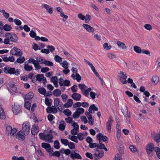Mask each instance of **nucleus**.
<instances>
[{"label": "nucleus", "mask_w": 160, "mask_h": 160, "mask_svg": "<svg viewBox=\"0 0 160 160\" xmlns=\"http://www.w3.org/2000/svg\"><path fill=\"white\" fill-rule=\"evenodd\" d=\"M3 71L6 74H15L16 76L19 75L20 72L19 69H17L16 70L14 68H11L10 67L4 68Z\"/></svg>", "instance_id": "nucleus-1"}, {"label": "nucleus", "mask_w": 160, "mask_h": 160, "mask_svg": "<svg viewBox=\"0 0 160 160\" xmlns=\"http://www.w3.org/2000/svg\"><path fill=\"white\" fill-rule=\"evenodd\" d=\"M78 86L82 94L86 97H88L89 93L91 91V88H87L88 87L84 84H79Z\"/></svg>", "instance_id": "nucleus-2"}, {"label": "nucleus", "mask_w": 160, "mask_h": 160, "mask_svg": "<svg viewBox=\"0 0 160 160\" xmlns=\"http://www.w3.org/2000/svg\"><path fill=\"white\" fill-rule=\"evenodd\" d=\"M4 36L6 38H9V40L13 42H17L18 39L17 35L15 34H12L9 32H8L5 34Z\"/></svg>", "instance_id": "nucleus-3"}, {"label": "nucleus", "mask_w": 160, "mask_h": 160, "mask_svg": "<svg viewBox=\"0 0 160 160\" xmlns=\"http://www.w3.org/2000/svg\"><path fill=\"white\" fill-rule=\"evenodd\" d=\"M30 124L28 122L23 123L22 125V129L25 135H28L30 130Z\"/></svg>", "instance_id": "nucleus-4"}, {"label": "nucleus", "mask_w": 160, "mask_h": 160, "mask_svg": "<svg viewBox=\"0 0 160 160\" xmlns=\"http://www.w3.org/2000/svg\"><path fill=\"white\" fill-rule=\"evenodd\" d=\"M12 109L14 114L16 115L22 112L21 107L18 104L14 103L12 106Z\"/></svg>", "instance_id": "nucleus-5"}, {"label": "nucleus", "mask_w": 160, "mask_h": 160, "mask_svg": "<svg viewBox=\"0 0 160 160\" xmlns=\"http://www.w3.org/2000/svg\"><path fill=\"white\" fill-rule=\"evenodd\" d=\"M52 131L51 130H50L48 133L45 135V141L50 143L52 142L53 141L52 140L53 137L52 134Z\"/></svg>", "instance_id": "nucleus-6"}, {"label": "nucleus", "mask_w": 160, "mask_h": 160, "mask_svg": "<svg viewBox=\"0 0 160 160\" xmlns=\"http://www.w3.org/2000/svg\"><path fill=\"white\" fill-rule=\"evenodd\" d=\"M3 60L6 62H13L15 61L14 57L13 56H10L8 57H7V55H0Z\"/></svg>", "instance_id": "nucleus-7"}, {"label": "nucleus", "mask_w": 160, "mask_h": 160, "mask_svg": "<svg viewBox=\"0 0 160 160\" xmlns=\"http://www.w3.org/2000/svg\"><path fill=\"white\" fill-rule=\"evenodd\" d=\"M70 157L73 160L75 159H81L82 157L79 153L75 152V151H71V153L70 155Z\"/></svg>", "instance_id": "nucleus-8"}, {"label": "nucleus", "mask_w": 160, "mask_h": 160, "mask_svg": "<svg viewBox=\"0 0 160 160\" xmlns=\"http://www.w3.org/2000/svg\"><path fill=\"white\" fill-rule=\"evenodd\" d=\"M94 150L96 151V152H98V153H97L96 152L94 154L96 158V159H99L100 158H102L103 156L104 152L102 151H100L98 149H94Z\"/></svg>", "instance_id": "nucleus-9"}, {"label": "nucleus", "mask_w": 160, "mask_h": 160, "mask_svg": "<svg viewBox=\"0 0 160 160\" xmlns=\"http://www.w3.org/2000/svg\"><path fill=\"white\" fill-rule=\"evenodd\" d=\"M39 131V130L38 126L35 125H33L31 130V133L33 135H37Z\"/></svg>", "instance_id": "nucleus-10"}, {"label": "nucleus", "mask_w": 160, "mask_h": 160, "mask_svg": "<svg viewBox=\"0 0 160 160\" xmlns=\"http://www.w3.org/2000/svg\"><path fill=\"white\" fill-rule=\"evenodd\" d=\"M82 26L88 32H94V28L90 25L88 24H83L82 25Z\"/></svg>", "instance_id": "nucleus-11"}, {"label": "nucleus", "mask_w": 160, "mask_h": 160, "mask_svg": "<svg viewBox=\"0 0 160 160\" xmlns=\"http://www.w3.org/2000/svg\"><path fill=\"white\" fill-rule=\"evenodd\" d=\"M33 97V93L31 92H29L28 94L25 95L24 96V102L29 101L31 100V99Z\"/></svg>", "instance_id": "nucleus-12"}, {"label": "nucleus", "mask_w": 160, "mask_h": 160, "mask_svg": "<svg viewBox=\"0 0 160 160\" xmlns=\"http://www.w3.org/2000/svg\"><path fill=\"white\" fill-rule=\"evenodd\" d=\"M16 138L19 140H24L25 139V137L23 135L22 131H20L18 132L16 135Z\"/></svg>", "instance_id": "nucleus-13"}, {"label": "nucleus", "mask_w": 160, "mask_h": 160, "mask_svg": "<svg viewBox=\"0 0 160 160\" xmlns=\"http://www.w3.org/2000/svg\"><path fill=\"white\" fill-rule=\"evenodd\" d=\"M42 8H45L49 13H52L53 8L50 7V6L46 4H42Z\"/></svg>", "instance_id": "nucleus-14"}, {"label": "nucleus", "mask_w": 160, "mask_h": 160, "mask_svg": "<svg viewBox=\"0 0 160 160\" xmlns=\"http://www.w3.org/2000/svg\"><path fill=\"white\" fill-rule=\"evenodd\" d=\"M72 98L76 101H78L81 98V94L76 93H74L72 95Z\"/></svg>", "instance_id": "nucleus-15"}, {"label": "nucleus", "mask_w": 160, "mask_h": 160, "mask_svg": "<svg viewBox=\"0 0 160 160\" xmlns=\"http://www.w3.org/2000/svg\"><path fill=\"white\" fill-rule=\"evenodd\" d=\"M60 123V124L59 125L58 128L61 131H63L65 129L66 123L63 120L61 121Z\"/></svg>", "instance_id": "nucleus-16"}, {"label": "nucleus", "mask_w": 160, "mask_h": 160, "mask_svg": "<svg viewBox=\"0 0 160 160\" xmlns=\"http://www.w3.org/2000/svg\"><path fill=\"white\" fill-rule=\"evenodd\" d=\"M117 43L119 48L122 49H125L127 48V47L124 43L120 41H118L117 42Z\"/></svg>", "instance_id": "nucleus-17"}, {"label": "nucleus", "mask_w": 160, "mask_h": 160, "mask_svg": "<svg viewBox=\"0 0 160 160\" xmlns=\"http://www.w3.org/2000/svg\"><path fill=\"white\" fill-rule=\"evenodd\" d=\"M159 81V77L158 76L154 75L152 78V82L155 85H157Z\"/></svg>", "instance_id": "nucleus-18"}, {"label": "nucleus", "mask_w": 160, "mask_h": 160, "mask_svg": "<svg viewBox=\"0 0 160 160\" xmlns=\"http://www.w3.org/2000/svg\"><path fill=\"white\" fill-rule=\"evenodd\" d=\"M122 112L124 117H127L128 115V107L125 106L123 108L121 109Z\"/></svg>", "instance_id": "nucleus-19"}, {"label": "nucleus", "mask_w": 160, "mask_h": 160, "mask_svg": "<svg viewBox=\"0 0 160 160\" xmlns=\"http://www.w3.org/2000/svg\"><path fill=\"white\" fill-rule=\"evenodd\" d=\"M17 58V60L14 62V64H16L17 62L18 63H22L25 61V59L23 56H21Z\"/></svg>", "instance_id": "nucleus-20"}, {"label": "nucleus", "mask_w": 160, "mask_h": 160, "mask_svg": "<svg viewBox=\"0 0 160 160\" xmlns=\"http://www.w3.org/2000/svg\"><path fill=\"white\" fill-rule=\"evenodd\" d=\"M154 148V145L152 143L148 144L146 147V151H153Z\"/></svg>", "instance_id": "nucleus-21"}, {"label": "nucleus", "mask_w": 160, "mask_h": 160, "mask_svg": "<svg viewBox=\"0 0 160 160\" xmlns=\"http://www.w3.org/2000/svg\"><path fill=\"white\" fill-rule=\"evenodd\" d=\"M98 110V108L95 106L94 104H93L90 105V106L88 109V111L90 113H92V110L94 111H97Z\"/></svg>", "instance_id": "nucleus-22"}, {"label": "nucleus", "mask_w": 160, "mask_h": 160, "mask_svg": "<svg viewBox=\"0 0 160 160\" xmlns=\"http://www.w3.org/2000/svg\"><path fill=\"white\" fill-rule=\"evenodd\" d=\"M40 64H45L48 66H52L53 65V63L52 62L46 60H45L44 62H41Z\"/></svg>", "instance_id": "nucleus-23"}, {"label": "nucleus", "mask_w": 160, "mask_h": 160, "mask_svg": "<svg viewBox=\"0 0 160 160\" xmlns=\"http://www.w3.org/2000/svg\"><path fill=\"white\" fill-rule=\"evenodd\" d=\"M33 68L32 66H29L28 64H24V69L26 71H31L33 69Z\"/></svg>", "instance_id": "nucleus-24"}, {"label": "nucleus", "mask_w": 160, "mask_h": 160, "mask_svg": "<svg viewBox=\"0 0 160 160\" xmlns=\"http://www.w3.org/2000/svg\"><path fill=\"white\" fill-rule=\"evenodd\" d=\"M3 29L6 31H9L11 30L12 27L9 24H6L3 26Z\"/></svg>", "instance_id": "nucleus-25"}, {"label": "nucleus", "mask_w": 160, "mask_h": 160, "mask_svg": "<svg viewBox=\"0 0 160 160\" xmlns=\"http://www.w3.org/2000/svg\"><path fill=\"white\" fill-rule=\"evenodd\" d=\"M61 90L58 89H56L53 91V95L56 97H58L61 94Z\"/></svg>", "instance_id": "nucleus-26"}, {"label": "nucleus", "mask_w": 160, "mask_h": 160, "mask_svg": "<svg viewBox=\"0 0 160 160\" xmlns=\"http://www.w3.org/2000/svg\"><path fill=\"white\" fill-rule=\"evenodd\" d=\"M39 62L38 60L35 61V62L33 63V65L36 70H38L41 68V67L40 66Z\"/></svg>", "instance_id": "nucleus-27"}, {"label": "nucleus", "mask_w": 160, "mask_h": 160, "mask_svg": "<svg viewBox=\"0 0 160 160\" xmlns=\"http://www.w3.org/2000/svg\"><path fill=\"white\" fill-rule=\"evenodd\" d=\"M154 140L157 143L160 142V134H156L153 137Z\"/></svg>", "instance_id": "nucleus-28"}, {"label": "nucleus", "mask_w": 160, "mask_h": 160, "mask_svg": "<svg viewBox=\"0 0 160 160\" xmlns=\"http://www.w3.org/2000/svg\"><path fill=\"white\" fill-rule=\"evenodd\" d=\"M61 154L58 151H55L54 152H53L52 154L50 157H52L53 156L56 157H58V158H59Z\"/></svg>", "instance_id": "nucleus-29"}, {"label": "nucleus", "mask_w": 160, "mask_h": 160, "mask_svg": "<svg viewBox=\"0 0 160 160\" xmlns=\"http://www.w3.org/2000/svg\"><path fill=\"white\" fill-rule=\"evenodd\" d=\"M5 116L3 110L2 108L0 107V118L3 119H5Z\"/></svg>", "instance_id": "nucleus-30"}, {"label": "nucleus", "mask_w": 160, "mask_h": 160, "mask_svg": "<svg viewBox=\"0 0 160 160\" xmlns=\"http://www.w3.org/2000/svg\"><path fill=\"white\" fill-rule=\"evenodd\" d=\"M133 49L134 51L138 53H140L141 52L142 50L140 47L135 46L134 47Z\"/></svg>", "instance_id": "nucleus-31"}, {"label": "nucleus", "mask_w": 160, "mask_h": 160, "mask_svg": "<svg viewBox=\"0 0 160 160\" xmlns=\"http://www.w3.org/2000/svg\"><path fill=\"white\" fill-rule=\"evenodd\" d=\"M61 143L65 146H67L69 144V141L66 139L62 138L60 140Z\"/></svg>", "instance_id": "nucleus-32"}, {"label": "nucleus", "mask_w": 160, "mask_h": 160, "mask_svg": "<svg viewBox=\"0 0 160 160\" xmlns=\"http://www.w3.org/2000/svg\"><path fill=\"white\" fill-rule=\"evenodd\" d=\"M43 78V74H38L36 77V80L39 82L42 81V79Z\"/></svg>", "instance_id": "nucleus-33"}, {"label": "nucleus", "mask_w": 160, "mask_h": 160, "mask_svg": "<svg viewBox=\"0 0 160 160\" xmlns=\"http://www.w3.org/2000/svg\"><path fill=\"white\" fill-rule=\"evenodd\" d=\"M50 144L47 143L45 142H42L41 144L42 147L45 148L46 150L48 148L50 147Z\"/></svg>", "instance_id": "nucleus-34"}, {"label": "nucleus", "mask_w": 160, "mask_h": 160, "mask_svg": "<svg viewBox=\"0 0 160 160\" xmlns=\"http://www.w3.org/2000/svg\"><path fill=\"white\" fill-rule=\"evenodd\" d=\"M38 90L40 93L43 95L45 94L46 91L45 89L44 88H40Z\"/></svg>", "instance_id": "nucleus-35"}, {"label": "nucleus", "mask_w": 160, "mask_h": 160, "mask_svg": "<svg viewBox=\"0 0 160 160\" xmlns=\"http://www.w3.org/2000/svg\"><path fill=\"white\" fill-rule=\"evenodd\" d=\"M16 56L17 57L21 56L22 55V52L21 50L18 48H16Z\"/></svg>", "instance_id": "nucleus-36"}, {"label": "nucleus", "mask_w": 160, "mask_h": 160, "mask_svg": "<svg viewBox=\"0 0 160 160\" xmlns=\"http://www.w3.org/2000/svg\"><path fill=\"white\" fill-rule=\"evenodd\" d=\"M154 150L158 157L160 159V148L158 147H156L154 148Z\"/></svg>", "instance_id": "nucleus-37"}, {"label": "nucleus", "mask_w": 160, "mask_h": 160, "mask_svg": "<svg viewBox=\"0 0 160 160\" xmlns=\"http://www.w3.org/2000/svg\"><path fill=\"white\" fill-rule=\"evenodd\" d=\"M54 148L57 149L59 148L60 144L59 143L58 141L56 140L54 142Z\"/></svg>", "instance_id": "nucleus-38"}, {"label": "nucleus", "mask_w": 160, "mask_h": 160, "mask_svg": "<svg viewBox=\"0 0 160 160\" xmlns=\"http://www.w3.org/2000/svg\"><path fill=\"white\" fill-rule=\"evenodd\" d=\"M68 138L70 139L72 141H73L76 143H78L77 137L75 136H72L70 138V137H68Z\"/></svg>", "instance_id": "nucleus-39"}, {"label": "nucleus", "mask_w": 160, "mask_h": 160, "mask_svg": "<svg viewBox=\"0 0 160 160\" xmlns=\"http://www.w3.org/2000/svg\"><path fill=\"white\" fill-rule=\"evenodd\" d=\"M24 106L26 108L29 109L31 106V103L29 101L25 102Z\"/></svg>", "instance_id": "nucleus-40"}, {"label": "nucleus", "mask_w": 160, "mask_h": 160, "mask_svg": "<svg viewBox=\"0 0 160 160\" xmlns=\"http://www.w3.org/2000/svg\"><path fill=\"white\" fill-rule=\"evenodd\" d=\"M63 113L67 116H70L72 113L68 109L64 110Z\"/></svg>", "instance_id": "nucleus-41"}, {"label": "nucleus", "mask_w": 160, "mask_h": 160, "mask_svg": "<svg viewBox=\"0 0 160 160\" xmlns=\"http://www.w3.org/2000/svg\"><path fill=\"white\" fill-rule=\"evenodd\" d=\"M60 64L62 65V67L65 69H67L68 68V62L66 61H63L62 63H60Z\"/></svg>", "instance_id": "nucleus-42"}, {"label": "nucleus", "mask_w": 160, "mask_h": 160, "mask_svg": "<svg viewBox=\"0 0 160 160\" xmlns=\"http://www.w3.org/2000/svg\"><path fill=\"white\" fill-rule=\"evenodd\" d=\"M60 16L61 17L63 18L62 20L63 22L67 20V18L68 17V16L67 15H65L63 12H61Z\"/></svg>", "instance_id": "nucleus-43"}, {"label": "nucleus", "mask_w": 160, "mask_h": 160, "mask_svg": "<svg viewBox=\"0 0 160 160\" xmlns=\"http://www.w3.org/2000/svg\"><path fill=\"white\" fill-rule=\"evenodd\" d=\"M72 126L73 127L74 129L76 131H78L79 126L76 122H74L72 124Z\"/></svg>", "instance_id": "nucleus-44"}, {"label": "nucleus", "mask_w": 160, "mask_h": 160, "mask_svg": "<svg viewBox=\"0 0 160 160\" xmlns=\"http://www.w3.org/2000/svg\"><path fill=\"white\" fill-rule=\"evenodd\" d=\"M107 56L109 58L113 59L116 58V55L112 53H108L107 54Z\"/></svg>", "instance_id": "nucleus-45"}, {"label": "nucleus", "mask_w": 160, "mask_h": 160, "mask_svg": "<svg viewBox=\"0 0 160 160\" xmlns=\"http://www.w3.org/2000/svg\"><path fill=\"white\" fill-rule=\"evenodd\" d=\"M144 27L147 30H151L152 28V26L150 24H145Z\"/></svg>", "instance_id": "nucleus-46"}, {"label": "nucleus", "mask_w": 160, "mask_h": 160, "mask_svg": "<svg viewBox=\"0 0 160 160\" xmlns=\"http://www.w3.org/2000/svg\"><path fill=\"white\" fill-rule=\"evenodd\" d=\"M112 123H110V122H107L106 123V128L107 130L110 132L111 131V125Z\"/></svg>", "instance_id": "nucleus-47"}, {"label": "nucleus", "mask_w": 160, "mask_h": 160, "mask_svg": "<svg viewBox=\"0 0 160 160\" xmlns=\"http://www.w3.org/2000/svg\"><path fill=\"white\" fill-rule=\"evenodd\" d=\"M103 46L104 48L107 50H108L112 48L111 45L108 46V44L107 42L105 43L103 45Z\"/></svg>", "instance_id": "nucleus-48"}, {"label": "nucleus", "mask_w": 160, "mask_h": 160, "mask_svg": "<svg viewBox=\"0 0 160 160\" xmlns=\"http://www.w3.org/2000/svg\"><path fill=\"white\" fill-rule=\"evenodd\" d=\"M130 151L132 152H137V149L133 145H131L129 147Z\"/></svg>", "instance_id": "nucleus-49"}, {"label": "nucleus", "mask_w": 160, "mask_h": 160, "mask_svg": "<svg viewBox=\"0 0 160 160\" xmlns=\"http://www.w3.org/2000/svg\"><path fill=\"white\" fill-rule=\"evenodd\" d=\"M45 102L46 105L48 107H50L52 105V103L50 102L48 98H46L45 100Z\"/></svg>", "instance_id": "nucleus-50"}, {"label": "nucleus", "mask_w": 160, "mask_h": 160, "mask_svg": "<svg viewBox=\"0 0 160 160\" xmlns=\"http://www.w3.org/2000/svg\"><path fill=\"white\" fill-rule=\"evenodd\" d=\"M55 60L57 62H60L62 61V58L58 55H56L54 58Z\"/></svg>", "instance_id": "nucleus-51"}, {"label": "nucleus", "mask_w": 160, "mask_h": 160, "mask_svg": "<svg viewBox=\"0 0 160 160\" xmlns=\"http://www.w3.org/2000/svg\"><path fill=\"white\" fill-rule=\"evenodd\" d=\"M120 80L122 83L124 84H126L127 83V81L126 79L127 78L122 77H120Z\"/></svg>", "instance_id": "nucleus-52"}, {"label": "nucleus", "mask_w": 160, "mask_h": 160, "mask_svg": "<svg viewBox=\"0 0 160 160\" xmlns=\"http://www.w3.org/2000/svg\"><path fill=\"white\" fill-rule=\"evenodd\" d=\"M47 48H48L49 50V52H52L55 50V48L52 45H48L47 46Z\"/></svg>", "instance_id": "nucleus-53"}, {"label": "nucleus", "mask_w": 160, "mask_h": 160, "mask_svg": "<svg viewBox=\"0 0 160 160\" xmlns=\"http://www.w3.org/2000/svg\"><path fill=\"white\" fill-rule=\"evenodd\" d=\"M77 85L74 84L71 88V89L72 90V92H77Z\"/></svg>", "instance_id": "nucleus-54"}, {"label": "nucleus", "mask_w": 160, "mask_h": 160, "mask_svg": "<svg viewBox=\"0 0 160 160\" xmlns=\"http://www.w3.org/2000/svg\"><path fill=\"white\" fill-rule=\"evenodd\" d=\"M75 76V79L78 82H79L81 79V76L78 73H77L76 74Z\"/></svg>", "instance_id": "nucleus-55"}, {"label": "nucleus", "mask_w": 160, "mask_h": 160, "mask_svg": "<svg viewBox=\"0 0 160 160\" xmlns=\"http://www.w3.org/2000/svg\"><path fill=\"white\" fill-rule=\"evenodd\" d=\"M68 145L69 148L70 149H74L75 148L74 143L72 142H69V144Z\"/></svg>", "instance_id": "nucleus-56"}, {"label": "nucleus", "mask_w": 160, "mask_h": 160, "mask_svg": "<svg viewBox=\"0 0 160 160\" xmlns=\"http://www.w3.org/2000/svg\"><path fill=\"white\" fill-rule=\"evenodd\" d=\"M60 100L58 98L55 99L54 101V104L56 107H58L59 105V103L60 102Z\"/></svg>", "instance_id": "nucleus-57"}, {"label": "nucleus", "mask_w": 160, "mask_h": 160, "mask_svg": "<svg viewBox=\"0 0 160 160\" xmlns=\"http://www.w3.org/2000/svg\"><path fill=\"white\" fill-rule=\"evenodd\" d=\"M12 129V127L11 126H8L6 127V133H8V135L9 134V133L10 132Z\"/></svg>", "instance_id": "nucleus-58"}, {"label": "nucleus", "mask_w": 160, "mask_h": 160, "mask_svg": "<svg viewBox=\"0 0 160 160\" xmlns=\"http://www.w3.org/2000/svg\"><path fill=\"white\" fill-rule=\"evenodd\" d=\"M10 89L13 92H15L17 90L16 86L14 84H11L10 86Z\"/></svg>", "instance_id": "nucleus-59"}, {"label": "nucleus", "mask_w": 160, "mask_h": 160, "mask_svg": "<svg viewBox=\"0 0 160 160\" xmlns=\"http://www.w3.org/2000/svg\"><path fill=\"white\" fill-rule=\"evenodd\" d=\"M81 106V103L79 102H76L75 104L73 105V107L74 108H79Z\"/></svg>", "instance_id": "nucleus-60"}, {"label": "nucleus", "mask_w": 160, "mask_h": 160, "mask_svg": "<svg viewBox=\"0 0 160 160\" xmlns=\"http://www.w3.org/2000/svg\"><path fill=\"white\" fill-rule=\"evenodd\" d=\"M49 69L48 67L42 68H41V71L43 73H45L49 70Z\"/></svg>", "instance_id": "nucleus-61"}, {"label": "nucleus", "mask_w": 160, "mask_h": 160, "mask_svg": "<svg viewBox=\"0 0 160 160\" xmlns=\"http://www.w3.org/2000/svg\"><path fill=\"white\" fill-rule=\"evenodd\" d=\"M63 85L68 87L70 85V82L69 80H66L63 82Z\"/></svg>", "instance_id": "nucleus-62"}, {"label": "nucleus", "mask_w": 160, "mask_h": 160, "mask_svg": "<svg viewBox=\"0 0 160 160\" xmlns=\"http://www.w3.org/2000/svg\"><path fill=\"white\" fill-rule=\"evenodd\" d=\"M77 110L79 114H82L84 112V109L82 108H78L77 109Z\"/></svg>", "instance_id": "nucleus-63"}, {"label": "nucleus", "mask_w": 160, "mask_h": 160, "mask_svg": "<svg viewBox=\"0 0 160 160\" xmlns=\"http://www.w3.org/2000/svg\"><path fill=\"white\" fill-rule=\"evenodd\" d=\"M80 114L76 110V111L74 113L73 115V117L74 118H78Z\"/></svg>", "instance_id": "nucleus-64"}]
</instances>
